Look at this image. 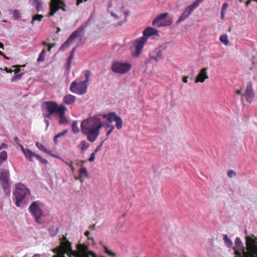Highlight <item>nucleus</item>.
Wrapping results in <instances>:
<instances>
[{
  "label": "nucleus",
  "mask_w": 257,
  "mask_h": 257,
  "mask_svg": "<svg viewBox=\"0 0 257 257\" xmlns=\"http://www.w3.org/2000/svg\"><path fill=\"white\" fill-rule=\"evenodd\" d=\"M225 13L221 12L220 18H221V20H224V17H225Z\"/></svg>",
  "instance_id": "obj_53"
},
{
  "label": "nucleus",
  "mask_w": 257,
  "mask_h": 257,
  "mask_svg": "<svg viewBox=\"0 0 257 257\" xmlns=\"http://www.w3.org/2000/svg\"><path fill=\"white\" fill-rule=\"evenodd\" d=\"M72 128L74 133H77L79 132V128L76 121H74L72 124Z\"/></svg>",
  "instance_id": "obj_34"
},
{
  "label": "nucleus",
  "mask_w": 257,
  "mask_h": 257,
  "mask_svg": "<svg viewBox=\"0 0 257 257\" xmlns=\"http://www.w3.org/2000/svg\"><path fill=\"white\" fill-rule=\"evenodd\" d=\"M124 6L120 1L114 0L110 2L108 6V9L111 12V15L116 19H119L122 16L125 15L124 19L123 21L118 22L117 25H121L127 21V17L129 15L128 11H123Z\"/></svg>",
  "instance_id": "obj_5"
},
{
  "label": "nucleus",
  "mask_w": 257,
  "mask_h": 257,
  "mask_svg": "<svg viewBox=\"0 0 257 257\" xmlns=\"http://www.w3.org/2000/svg\"><path fill=\"white\" fill-rule=\"evenodd\" d=\"M36 146L37 147L42 151L45 153V152L47 151V149L45 148V147L42 145V144L40 143L39 142H37L36 144Z\"/></svg>",
  "instance_id": "obj_35"
},
{
  "label": "nucleus",
  "mask_w": 257,
  "mask_h": 257,
  "mask_svg": "<svg viewBox=\"0 0 257 257\" xmlns=\"http://www.w3.org/2000/svg\"><path fill=\"white\" fill-rule=\"evenodd\" d=\"M89 228L91 229L92 230H95V224H93L89 226Z\"/></svg>",
  "instance_id": "obj_54"
},
{
  "label": "nucleus",
  "mask_w": 257,
  "mask_h": 257,
  "mask_svg": "<svg viewBox=\"0 0 257 257\" xmlns=\"http://www.w3.org/2000/svg\"><path fill=\"white\" fill-rule=\"evenodd\" d=\"M147 40L144 37H140L135 40L133 43V47L131 48L132 55L134 57H139L142 53V50Z\"/></svg>",
  "instance_id": "obj_7"
},
{
  "label": "nucleus",
  "mask_w": 257,
  "mask_h": 257,
  "mask_svg": "<svg viewBox=\"0 0 257 257\" xmlns=\"http://www.w3.org/2000/svg\"><path fill=\"white\" fill-rule=\"evenodd\" d=\"M42 110L44 116V122L46 125L47 130L49 125V121L47 118H50L53 114L57 116L59 118V123L64 122V105H58L56 102L53 101H46L42 104Z\"/></svg>",
  "instance_id": "obj_2"
},
{
  "label": "nucleus",
  "mask_w": 257,
  "mask_h": 257,
  "mask_svg": "<svg viewBox=\"0 0 257 257\" xmlns=\"http://www.w3.org/2000/svg\"><path fill=\"white\" fill-rule=\"evenodd\" d=\"M41 207L42 203L39 201H36L33 202L28 208L30 213L35 217L37 223H40V219L43 214Z\"/></svg>",
  "instance_id": "obj_8"
},
{
  "label": "nucleus",
  "mask_w": 257,
  "mask_h": 257,
  "mask_svg": "<svg viewBox=\"0 0 257 257\" xmlns=\"http://www.w3.org/2000/svg\"><path fill=\"white\" fill-rule=\"evenodd\" d=\"M5 70L7 72V73H12L13 70H11V69H8V68H6L5 69Z\"/></svg>",
  "instance_id": "obj_55"
},
{
  "label": "nucleus",
  "mask_w": 257,
  "mask_h": 257,
  "mask_svg": "<svg viewBox=\"0 0 257 257\" xmlns=\"http://www.w3.org/2000/svg\"><path fill=\"white\" fill-rule=\"evenodd\" d=\"M95 153L93 152L91 155H90V157H89V158L88 159V161L90 162H93L94 161V159H95Z\"/></svg>",
  "instance_id": "obj_42"
},
{
  "label": "nucleus",
  "mask_w": 257,
  "mask_h": 257,
  "mask_svg": "<svg viewBox=\"0 0 257 257\" xmlns=\"http://www.w3.org/2000/svg\"><path fill=\"white\" fill-rule=\"evenodd\" d=\"M220 41L226 46L229 44V41L226 35H222L219 38Z\"/></svg>",
  "instance_id": "obj_30"
},
{
  "label": "nucleus",
  "mask_w": 257,
  "mask_h": 257,
  "mask_svg": "<svg viewBox=\"0 0 257 257\" xmlns=\"http://www.w3.org/2000/svg\"><path fill=\"white\" fill-rule=\"evenodd\" d=\"M104 126L106 131L105 139L108 138L109 136L114 129V126L109 123H102L98 115H94L83 120L81 124V132L87 136V140L90 142L96 140L99 135L100 128Z\"/></svg>",
  "instance_id": "obj_1"
},
{
  "label": "nucleus",
  "mask_w": 257,
  "mask_h": 257,
  "mask_svg": "<svg viewBox=\"0 0 257 257\" xmlns=\"http://www.w3.org/2000/svg\"><path fill=\"white\" fill-rule=\"evenodd\" d=\"M0 55L2 56H3L5 59H9L8 57H6L1 51H0Z\"/></svg>",
  "instance_id": "obj_59"
},
{
  "label": "nucleus",
  "mask_w": 257,
  "mask_h": 257,
  "mask_svg": "<svg viewBox=\"0 0 257 257\" xmlns=\"http://www.w3.org/2000/svg\"><path fill=\"white\" fill-rule=\"evenodd\" d=\"M104 248H105V252H106V253H107L108 254H109L111 256H115V253L112 252L111 251L109 250L106 247H105Z\"/></svg>",
  "instance_id": "obj_44"
},
{
  "label": "nucleus",
  "mask_w": 257,
  "mask_h": 257,
  "mask_svg": "<svg viewBox=\"0 0 257 257\" xmlns=\"http://www.w3.org/2000/svg\"><path fill=\"white\" fill-rule=\"evenodd\" d=\"M75 51V47L73 48V49L71 50V54L67 59V69L68 70H69L71 68V61L74 58V54Z\"/></svg>",
  "instance_id": "obj_24"
},
{
  "label": "nucleus",
  "mask_w": 257,
  "mask_h": 257,
  "mask_svg": "<svg viewBox=\"0 0 257 257\" xmlns=\"http://www.w3.org/2000/svg\"><path fill=\"white\" fill-rule=\"evenodd\" d=\"M64 131L56 135L54 138V142L56 145L62 143L64 140Z\"/></svg>",
  "instance_id": "obj_22"
},
{
  "label": "nucleus",
  "mask_w": 257,
  "mask_h": 257,
  "mask_svg": "<svg viewBox=\"0 0 257 257\" xmlns=\"http://www.w3.org/2000/svg\"><path fill=\"white\" fill-rule=\"evenodd\" d=\"M228 4L226 3H225L223 4L221 8V12L225 13V11L228 8Z\"/></svg>",
  "instance_id": "obj_43"
},
{
  "label": "nucleus",
  "mask_w": 257,
  "mask_h": 257,
  "mask_svg": "<svg viewBox=\"0 0 257 257\" xmlns=\"http://www.w3.org/2000/svg\"><path fill=\"white\" fill-rule=\"evenodd\" d=\"M32 5L35 6L37 12L42 10V2L41 0H33Z\"/></svg>",
  "instance_id": "obj_23"
},
{
  "label": "nucleus",
  "mask_w": 257,
  "mask_h": 257,
  "mask_svg": "<svg viewBox=\"0 0 257 257\" xmlns=\"http://www.w3.org/2000/svg\"><path fill=\"white\" fill-rule=\"evenodd\" d=\"M4 45L0 42V49H4Z\"/></svg>",
  "instance_id": "obj_63"
},
{
  "label": "nucleus",
  "mask_w": 257,
  "mask_h": 257,
  "mask_svg": "<svg viewBox=\"0 0 257 257\" xmlns=\"http://www.w3.org/2000/svg\"><path fill=\"white\" fill-rule=\"evenodd\" d=\"M88 240H92L93 242L94 241V239H93V237H89H89H88Z\"/></svg>",
  "instance_id": "obj_64"
},
{
  "label": "nucleus",
  "mask_w": 257,
  "mask_h": 257,
  "mask_svg": "<svg viewBox=\"0 0 257 257\" xmlns=\"http://www.w3.org/2000/svg\"><path fill=\"white\" fill-rule=\"evenodd\" d=\"M45 256L44 254H35L33 255V257H37V256Z\"/></svg>",
  "instance_id": "obj_57"
},
{
  "label": "nucleus",
  "mask_w": 257,
  "mask_h": 257,
  "mask_svg": "<svg viewBox=\"0 0 257 257\" xmlns=\"http://www.w3.org/2000/svg\"><path fill=\"white\" fill-rule=\"evenodd\" d=\"M64 2L62 0H51L50 3L49 16H53L60 9L64 10Z\"/></svg>",
  "instance_id": "obj_15"
},
{
  "label": "nucleus",
  "mask_w": 257,
  "mask_h": 257,
  "mask_svg": "<svg viewBox=\"0 0 257 257\" xmlns=\"http://www.w3.org/2000/svg\"><path fill=\"white\" fill-rule=\"evenodd\" d=\"M223 239L224 241L226 243L228 247H230L232 245V242L231 240L228 238V236L226 234L223 235Z\"/></svg>",
  "instance_id": "obj_32"
},
{
  "label": "nucleus",
  "mask_w": 257,
  "mask_h": 257,
  "mask_svg": "<svg viewBox=\"0 0 257 257\" xmlns=\"http://www.w3.org/2000/svg\"><path fill=\"white\" fill-rule=\"evenodd\" d=\"M85 235L87 237V238L89 237V235L90 234V232L88 231V230H87L85 232Z\"/></svg>",
  "instance_id": "obj_56"
},
{
  "label": "nucleus",
  "mask_w": 257,
  "mask_h": 257,
  "mask_svg": "<svg viewBox=\"0 0 257 257\" xmlns=\"http://www.w3.org/2000/svg\"><path fill=\"white\" fill-rule=\"evenodd\" d=\"M66 163L67 164V165H68L69 166V167L71 169L72 171L74 172L75 169H74V167L73 166L72 164L70 163Z\"/></svg>",
  "instance_id": "obj_51"
},
{
  "label": "nucleus",
  "mask_w": 257,
  "mask_h": 257,
  "mask_svg": "<svg viewBox=\"0 0 257 257\" xmlns=\"http://www.w3.org/2000/svg\"><path fill=\"white\" fill-rule=\"evenodd\" d=\"M46 54L45 49H43L41 52L40 53L37 61L39 62H43L45 60V55Z\"/></svg>",
  "instance_id": "obj_28"
},
{
  "label": "nucleus",
  "mask_w": 257,
  "mask_h": 257,
  "mask_svg": "<svg viewBox=\"0 0 257 257\" xmlns=\"http://www.w3.org/2000/svg\"><path fill=\"white\" fill-rule=\"evenodd\" d=\"M48 46H49V47H48V51H51V49H52V48L53 46H54V45H51V46H50V45H49Z\"/></svg>",
  "instance_id": "obj_58"
},
{
  "label": "nucleus",
  "mask_w": 257,
  "mask_h": 257,
  "mask_svg": "<svg viewBox=\"0 0 257 257\" xmlns=\"http://www.w3.org/2000/svg\"><path fill=\"white\" fill-rule=\"evenodd\" d=\"M13 16L15 19H17L20 17V16H19L20 13L19 12V11H18L17 10H15L14 11H13Z\"/></svg>",
  "instance_id": "obj_41"
},
{
  "label": "nucleus",
  "mask_w": 257,
  "mask_h": 257,
  "mask_svg": "<svg viewBox=\"0 0 257 257\" xmlns=\"http://www.w3.org/2000/svg\"><path fill=\"white\" fill-rule=\"evenodd\" d=\"M43 18V16L41 15H36L35 16H34L32 18V20L31 21V23L32 24V25H34V22L35 21H41L42 20V19Z\"/></svg>",
  "instance_id": "obj_33"
},
{
  "label": "nucleus",
  "mask_w": 257,
  "mask_h": 257,
  "mask_svg": "<svg viewBox=\"0 0 257 257\" xmlns=\"http://www.w3.org/2000/svg\"><path fill=\"white\" fill-rule=\"evenodd\" d=\"M9 176V172L8 170L5 169H0V182L5 194L7 196H10L11 194Z\"/></svg>",
  "instance_id": "obj_6"
},
{
  "label": "nucleus",
  "mask_w": 257,
  "mask_h": 257,
  "mask_svg": "<svg viewBox=\"0 0 257 257\" xmlns=\"http://www.w3.org/2000/svg\"><path fill=\"white\" fill-rule=\"evenodd\" d=\"M23 74V73H21L19 74H17L16 73H15L14 76L12 78L11 81L12 82H14V81L17 80V79H20L21 78V77L22 76Z\"/></svg>",
  "instance_id": "obj_36"
},
{
  "label": "nucleus",
  "mask_w": 257,
  "mask_h": 257,
  "mask_svg": "<svg viewBox=\"0 0 257 257\" xmlns=\"http://www.w3.org/2000/svg\"><path fill=\"white\" fill-rule=\"evenodd\" d=\"M64 48V43L62 44V45L61 46L59 50H62Z\"/></svg>",
  "instance_id": "obj_60"
},
{
  "label": "nucleus",
  "mask_w": 257,
  "mask_h": 257,
  "mask_svg": "<svg viewBox=\"0 0 257 257\" xmlns=\"http://www.w3.org/2000/svg\"><path fill=\"white\" fill-rule=\"evenodd\" d=\"M22 151L26 158L28 159L29 161H33V159L35 157L37 160L41 161L44 164H46L48 163L47 160L42 158L39 155L36 154L28 149H25V148H22Z\"/></svg>",
  "instance_id": "obj_14"
},
{
  "label": "nucleus",
  "mask_w": 257,
  "mask_h": 257,
  "mask_svg": "<svg viewBox=\"0 0 257 257\" xmlns=\"http://www.w3.org/2000/svg\"><path fill=\"white\" fill-rule=\"evenodd\" d=\"M236 93L238 94V95H240V94H241V90H237L236 91Z\"/></svg>",
  "instance_id": "obj_61"
},
{
  "label": "nucleus",
  "mask_w": 257,
  "mask_h": 257,
  "mask_svg": "<svg viewBox=\"0 0 257 257\" xmlns=\"http://www.w3.org/2000/svg\"><path fill=\"white\" fill-rule=\"evenodd\" d=\"M251 0H247L246 2V5L248 6L249 5V4L251 3Z\"/></svg>",
  "instance_id": "obj_62"
},
{
  "label": "nucleus",
  "mask_w": 257,
  "mask_h": 257,
  "mask_svg": "<svg viewBox=\"0 0 257 257\" xmlns=\"http://www.w3.org/2000/svg\"><path fill=\"white\" fill-rule=\"evenodd\" d=\"M188 76H184L183 77V78H182V81L184 83H187L188 82Z\"/></svg>",
  "instance_id": "obj_50"
},
{
  "label": "nucleus",
  "mask_w": 257,
  "mask_h": 257,
  "mask_svg": "<svg viewBox=\"0 0 257 257\" xmlns=\"http://www.w3.org/2000/svg\"><path fill=\"white\" fill-rule=\"evenodd\" d=\"M78 173L79 176L75 177V180H79L82 183L84 182V178H87L88 177V174L87 169L85 167H82L79 169Z\"/></svg>",
  "instance_id": "obj_20"
},
{
  "label": "nucleus",
  "mask_w": 257,
  "mask_h": 257,
  "mask_svg": "<svg viewBox=\"0 0 257 257\" xmlns=\"http://www.w3.org/2000/svg\"><path fill=\"white\" fill-rule=\"evenodd\" d=\"M88 84L84 81L76 83L73 81L70 86L71 91L79 95H83L87 91Z\"/></svg>",
  "instance_id": "obj_13"
},
{
  "label": "nucleus",
  "mask_w": 257,
  "mask_h": 257,
  "mask_svg": "<svg viewBox=\"0 0 257 257\" xmlns=\"http://www.w3.org/2000/svg\"><path fill=\"white\" fill-rule=\"evenodd\" d=\"M246 98L247 101L251 103L254 97V94L253 92L251 82L250 81L247 83L246 87L243 94Z\"/></svg>",
  "instance_id": "obj_16"
},
{
  "label": "nucleus",
  "mask_w": 257,
  "mask_h": 257,
  "mask_svg": "<svg viewBox=\"0 0 257 257\" xmlns=\"http://www.w3.org/2000/svg\"><path fill=\"white\" fill-rule=\"evenodd\" d=\"M208 68L207 67L203 68L201 69L198 75L196 77L195 83L203 82L209 78L207 74Z\"/></svg>",
  "instance_id": "obj_17"
},
{
  "label": "nucleus",
  "mask_w": 257,
  "mask_h": 257,
  "mask_svg": "<svg viewBox=\"0 0 257 257\" xmlns=\"http://www.w3.org/2000/svg\"><path fill=\"white\" fill-rule=\"evenodd\" d=\"M143 34V36L142 37H144L147 41L149 37L153 35H159L158 30L150 27L146 28L144 30Z\"/></svg>",
  "instance_id": "obj_18"
},
{
  "label": "nucleus",
  "mask_w": 257,
  "mask_h": 257,
  "mask_svg": "<svg viewBox=\"0 0 257 257\" xmlns=\"http://www.w3.org/2000/svg\"><path fill=\"white\" fill-rule=\"evenodd\" d=\"M58 228L51 226L49 228V232L51 236H55L58 232Z\"/></svg>",
  "instance_id": "obj_31"
},
{
  "label": "nucleus",
  "mask_w": 257,
  "mask_h": 257,
  "mask_svg": "<svg viewBox=\"0 0 257 257\" xmlns=\"http://www.w3.org/2000/svg\"><path fill=\"white\" fill-rule=\"evenodd\" d=\"M227 176L229 178H232L233 177H235L236 176V173L233 170H229L227 173Z\"/></svg>",
  "instance_id": "obj_39"
},
{
  "label": "nucleus",
  "mask_w": 257,
  "mask_h": 257,
  "mask_svg": "<svg viewBox=\"0 0 257 257\" xmlns=\"http://www.w3.org/2000/svg\"><path fill=\"white\" fill-rule=\"evenodd\" d=\"M243 248H244V247L242 244V242L240 238H236L235 240V246L234 247V248H236L237 249L241 250Z\"/></svg>",
  "instance_id": "obj_26"
},
{
  "label": "nucleus",
  "mask_w": 257,
  "mask_h": 257,
  "mask_svg": "<svg viewBox=\"0 0 257 257\" xmlns=\"http://www.w3.org/2000/svg\"><path fill=\"white\" fill-rule=\"evenodd\" d=\"M234 253L237 256H241V252H240L241 250L237 249L236 248H234Z\"/></svg>",
  "instance_id": "obj_47"
},
{
  "label": "nucleus",
  "mask_w": 257,
  "mask_h": 257,
  "mask_svg": "<svg viewBox=\"0 0 257 257\" xmlns=\"http://www.w3.org/2000/svg\"><path fill=\"white\" fill-rule=\"evenodd\" d=\"M103 142H104V141H102V142L100 143L99 145L95 149V150L93 152L94 153H95L96 154L98 151H99L101 149V147L102 146V145L103 144Z\"/></svg>",
  "instance_id": "obj_45"
},
{
  "label": "nucleus",
  "mask_w": 257,
  "mask_h": 257,
  "mask_svg": "<svg viewBox=\"0 0 257 257\" xmlns=\"http://www.w3.org/2000/svg\"><path fill=\"white\" fill-rule=\"evenodd\" d=\"M85 79L83 81H84L85 82H86L88 84L89 80V77L90 76V75H91V73L90 70H86L85 72Z\"/></svg>",
  "instance_id": "obj_37"
},
{
  "label": "nucleus",
  "mask_w": 257,
  "mask_h": 257,
  "mask_svg": "<svg viewBox=\"0 0 257 257\" xmlns=\"http://www.w3.org/2000/svg\"><path fill=\"white\" fill-rule=\"evenodd\" d=\"M7 159V153L4 151L0 152V164H2Z\"/></svg>",
  "instance_id": "obj_27"
},
{
  "label": "nucleus",
  "mask_w": 257,
  "mask_h": 257,
  "mask_svg": "<svg viewBox=\"0 0 257 257\" xmlns=\"http://www.w3.org/2000/svg\"><path fill=\"white\" fill-rule=\"evenodd\" d=\"M99 116H102L103 118H106L108 123H110L112 121L116 122V127L118 130H120L122 127V120L120 116H118L115 112H109L107 114H102L97 115Z\"/></svg>",
  "instance_id": "obj_10"
},
{
  "label": "nucleus",
  "mask_w": 257,
  "mask_h": 257,
  "mask_svg": "<svg viewBox=\"0 0 257 257\" xmlns=\"http://www.w3.org/2000/svg\"><path fill=\"white\" fill-rule=\"evenodd\" d=\"M203 1V0H196L194 1L192 4L187 7L183 11L182 15L177 20L176 23L177 24H180L182 22H183L186 19H187L191 14L193 10L197 8L199 6L200 3Z\"/></svg>",
  "instance_id": "obj_9"
},
{
  "label": "nucleus",
  "mask_w": 257,
  "mask_h": 257,
  "mask_svg": "<svg viewBox=\"0 0 257 257\" xmlns=\"http://www.w3.org/2000/svg\"><path fill=\"white\" fill-rule=\"evenodd\" d=\"M7 148V145L5 144H2L1 146H0V151L1 150H2V149L3 148Z\"/></svg>",
  "instance_id": "obj_52"
},
{
  "label": "nucleus",
  "mask_w": 257,
  "mask_h": 257,
  "mask_svg": "<svg viewBox=\"0 0 257 257\" xmlns=\"http://www.w3.org/2000/svg\"><path fill=\"white\" fill-rule=\"evenodd\" d=\"M155 60V61H158L159 60V59L157 58V57L156 56H152V55H150V58H149V62H150L151 60Z\"/></svg>",
  "instance_id": "obj_48"
},
{
  "label": "nucleus",
  "mask_w": 257,
  "mask_h": 257,
  "mask_svg": "<svg viewBox=\"0 0 257 257\" xmlns=\"http://www.w3.org/2000/svg\"><path fill=\"white\" fill-rule=\"evenodd\" d=\"M157 58L160 60L163 58V54L161 50H159L157 51Z\"/></svg>",
  "instance_id": "obj_40"
},
{
  "label": "nucleus",
  "mask_w": 257,
  "mask_h": 257,
  "mask_svg": "<svg viewBox=\"0 0 257 257\" xmlns=\"http://www.w3.org/2000/svg\"><path fill=\"white\" fill-rule=\"evenodd\" d=\"M80 146L81 152L83 153L89 147V144L86 141H83L81 142Z\"/></svg>",
  "instance_id": "obj_29"
},
{
  "label": "nucleus",
  "mask_w": 257,
  "mask_h": 257,
  "mask_svg": "<svg viewBox=\"0 0 257 257\" xmlns=\"http://www.w3.org/2000/svg\"><path fill=\"white\" fill-rule=\"evenodd\" d=\"M78 251H74L72 248V243L65 236V254L69 257H90V252L88 250V245L83 244H78L76 246Z\"/></svg>",
  "instance_id": "obj_4"
},
{
  "label": "nucleus",
  "mask_w": 257,
  "mask_h": 257,
  "mask_svg": "<svg viewBox=\"0 0 257 257\" xmlns=\"http://www.w3.org/2000/svg\"><path fill=\"white\" fill-rule=\"evenodd\" d=\"M45 153L54 158H58V156L57 155L53 154L52 152L50 150H47V151L45 152Z\"/></svg>",
  "instance_id": "obj_46"
},
{
  "label": "nucleus",
  "mask_w": 257,
  "mask_h": 257,
  "mask_svg": "<svg viewBox=\"0 0 257 257\" xmlns=\"http://www.w3.org/2000/svg\"><path fill=\"white\" fill-rule=\"evenodd\" d=\"M168 15V13H164L156 16L152 22V25L153 26H157L158 27H166L171 25L173 22L172 18H169L164 22L159 23L160 21L165 19Z\"/></svg>",
  "instance_id": "obj_12"
},
{
  "label": "nucleus",
  "mask_w": 257,
  "mask_h": 257,
  "mask_svg": "<svg viewBox=\"0 0 257 257\" xmlns=\"http://www.w3.org/2000/svg\"><path fill=\"white\" fill-rule=\"evenodd\" d=\"M14 199L17 207H23L29 201L30 190L24 184L18 183L15 185V190L13 193Z\"/></svg>",
  "instance_id": "obj_3"
},
{
  "label": "nucleus",
  "mask_w": 257,
  "mask_h": 257,
  "mask_svg": "<svg viewBox=\"0 0 257 257\" xmlns=\"http://www.w3.org/2000/svg\"><path fill=\"white\" fill-rule=\"evenodd\" d=\"M76 97L72 95H67L65 96V103L70 104L75 102Z\"/></svg>",
  "instance_id": "obj_25"
},
{
  "label": "nucleus",
  "mask_w": 257,
  "mask_h": 257,
  "mask_svg": "<svg viewBox=\"0 0 257 257\" xmlns=\"http://www.w3.org/2000/svg\"><path fill=\"white\" fill-rule=\"evenodd\" d=\"M131 67L132 65L130 63L115 62L112 64L111 70L116 73L125 74L131 70Z\"/></svg>",
  "instance_id": "obj_11"
},
{
  "label": "nucleus",
  "mask_w": 257,
  "mask_h": 257,
  "mask_svg": "<svg viewBox=\"0 0 257 257\" xmlns=\"http://www.w3.org/2000/svg\"><path fill=\"white\" fill-rule=\"evenodd\" d=\"M14 141L15 142V143L19 147H20L21 149L22 150V148H24V147L20 144V141L19 139L17 137H15L14 138Z\"/></svg>",
  "instance_id": "obj_38"
},
{
  "label": "nucleus",
  "mask_w": 257,
  "mask_h": 257,
  "mask_svg": "<svg viewBox=\"0 0 257 257\" xmlns=\"http://www.w3.org/2000/svg\"><path fill=\"white\" fill-rule=\"evenodd\" d=\"M83 30V27H79L73 33H72L68 40L65 41V46L70 44L75 39L80 36L82 35Z\"/></svg>",
  "instance_id": "obj_19"
},
{
  "label": "nucleus",
  "mask_w": 257,
  "mask_h": 257,
  "mask_svg": "<svg viewBox=\"0 0 257 257\" xmlns=\"http://www.w3.org/2000/svg\"><path fill=\"white\" fill-rule=\"evenodd\" d=\"M87 0H77L76 6H78L81 3L87 2Z\"/></svg>",
  "instance_id": "obj_49"
},
{
  "label": "nucleus",
  "mask_w": 257,
  "mask_h": 257,
  "mask_svg": "<svg viewBox=\"0 0 257 257\" xmlns=\"http://www.w3.org/2000/svg\"><path fill=\"white\" fill-rule=\"evenodd\" d=\"M64 239V236L61 238V246L59 248H55L53 249V252L56 253V254L53 257H64V243L62 239Z\"/></svg>",
  "instance_id": "obj_21"
}]
</instances>
